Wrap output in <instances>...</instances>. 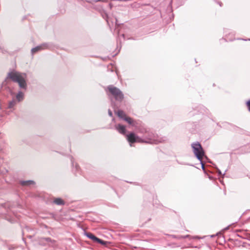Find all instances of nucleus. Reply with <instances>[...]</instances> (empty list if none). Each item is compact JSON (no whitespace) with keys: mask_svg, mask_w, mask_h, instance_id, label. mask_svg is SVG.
<instances>
[{"mask_svg":"<svg viewBox=\"0 0 250 250\" xmlns=\"http://www.w3.org/2000/svg\"><path fill=\"white\" fill-rule=\"evenodd\" d=\"M26 78L25 74L13 71L8 73L6 79H10L14 82L18 83L21 88L25 89L26 88Z\"/></svg>","mask_w":250,"mask_h":250,"instance_id":"1","label":"nucleus"},{"mask_svg":"<svg viewBox=\"0 0 250 250\" xmlns=\"http://www.w3.org/2000/svg\"><path fill=\"white\" fill-rule=\"evenodd\" d=\"M107 89L116 101L121 102L123 100L124 94L119 88L113 85H109L107 87Z\"/></svg>","mask_w":250,"mask_h":250,"instance_id":"2","label":"nucleus"},{"mask_svg":"<svg viewBox=\"0 0 250 250\" xmlns=\"http://www.w3.org/2000/svg\"><path fill=\"white\" fill-rule=\"evenodd\" d=\"M191 147L193 148V152L196 157L198 160L201 161L203 158L205 153L201 144L198 142L193 143L191 145Z\"/></svg>","mask_w":250,"mask_h":250,"instance_id":"3","label":"nucleus"},{"mask_svg":"<svg viewBox=\"0 0 250 250\" xmlns=\"http://www.w3.org/2000/svg\"><path fill=\"white\" fill-rule=\"evenodd\" d=\"M86 236L89 239L92 240L94 242H96L108 247L111 244V242L108 241H104L94 235L92 233L88 232L86 233Z\"/></svg>","mask_w":250,"mask_h":250,"instance_id":"4","label":"nucleus"},{"mask_svg":"<svg viewBox=\"0 0 250 250\" xmlns=\"http://www.w3.org/2000/svg\"><path fill=\"white\" fill-rule=\"evenodd\" d=\"M126 139L130 143H134L135 142H144L138 136H136L134 133H130L126 135Z\"/></svg>","mask_w":250,"mask_h":250,"instance_id":"5","label":"nucleus"},{"mask_svg":"<svg viewBox=\"0 0 250 250\" xmlns=\"http://www.w3.org/2000/svg\"><path fill=\"white\" fill-rule=\"evenodd\" d=\"M115 128L120 133L125 134L126 129L124 125L118 124L115 126Z\"/></svg>","mask_w":250,"mask_h":250,"instance_id":"6","label":"nucleus"},{"mask_svg":"<svg viewBox=\"0 0 250 250\" xmlns=\"http://www.w3.org/2000/svg\"><path fill=\"white\" fill-rule=\"evenodd\" d=\"M45 48V46L44 45H41L37 46L35 48H32V53L37 52L39 51L44 49Z\"/></svg>","mask_w":250,"mask_h":250,"instance_id":"7","label":"nucleus"},{"mask_svg":"<svg viewBox=\"0 0 250 250\" xmlns=\"http://www.w3.org/2000/svg\"><path fill=\"white\" fill-rule=\"evenodd\" d=\"M116 113L119 117L124 120H125V118L127 117L125 112L121 110H118Z\"/></svg>","mask_w":250,"mask_h":250,"instance_id":"8","label":"nucleus"},{"mask_svg":"<svg viewBox=\"0 0 250 250\" xmlns=\"http://www.w3.org/2000/svg\"><path fill=\"white\" fill-rule=\"evenodd\" d=\"M23 93L21 91L19 92V93L16 95V99L18 102H21L23 100Z\"/></svg>","mask_w":250,"mask_h":250,"instance_id":"9","label":"nucleus"},{"mask_svg":"<svg viewBox=\"0 0 250 250\" xmlns=\"http://www.w3.org/2000/svg\"><path fill=\"white\" fill-rule=\"evenodd\" d=\"M124 120L129 125H135V121L133 120V119L127 116L125 118Z\"/></svg>","mask_w":250,"mask_h":250,"instance_id":"10","label":"nucleus"},{"mask_svg":"<svg viewBox=\"0 0 250 250\" xmlns=\"http://www.w3.org/2000/svg\"><path fill=\"white\" fill-rule=\"evenodd\" d=\"M54 203L58 205H64V202L61 198H56L54 200Z\"/></svg>","mask_w":250,"mask_h":250,"instance_id":"11","label":"nucleus"},{"mask_svg":"<svg viewBox=\"0 0 250 250\" xmlns=\"http://www.w3.org/2000/svg\"><path fill=\"white\" fill-rule=\"evenodd\" d=\"M16 104V101L13 100L9 103L8 107L9 108H13Z\"/></svg>","mask_w":250,"mask_h":250,"instance_id":"12","label":"nucleus"},{"mask_svg":"<svg viewBox=\"0 0 250 250\" xmlns=\"http://www.w3.org/2000/svg\"><path fill=\"white\" fill-rule=\"evenodd\" d=\"M31 183V181H22L21 182V184L22 185H26L27 184H30Z\"/></svg>","mask_w":250,"mask_h":250,"instance_id":"13","label":"nucleus"},{"mask_svg":"<svg viewBox=\"0 0 250 250\" xmlns=\"http://www.w3.org/2000/svg\"><path fill=\"white\" fill-rule=\"evenodd\" d=\"M246 105L248 107V108L249 109V110L250 111V100L248 101L247 103H246Z\"/></svg>","mask_w":250,"mask_h":250,"instance_id":"14","label":"nucleus"},{"mask_svg":"<svg viewBox=\"0 0 250 250\" xmlns=\"http://www.w3.org/2000/svg\"><path fill=\"white\" fill-rule=\"evenodd\" d=\"M188 237V235H187V236H183H183H181V238H186V237Z\"/></svg>","mask_w":250,"mask_h":250,"instance_id":"15","label":"nucleus"},{"mask_svg":"<svg viewBox=\"0 0 250 250\" xmlns=\"http://www.w3.org/2000/svg\"><path fill=\"white\" fill-rule=\"evenodd\" d=\"M238 231H239V232H242V230H238Z\"/></svg>","mask_w":250,"mask_h":250,"instance_id":"16","label":"nucleus"},{"mask_svg":"<svg viewBox=\"0 0 250 250\" xmlns=\"http://www.w3.org/2000/svg\"><path fill=\"white\" fill-rule=\"evenodd\" d=\"M32 185H33V184H34V182H33V181H32Z\"/></svg>","mask_w":250,"mask_h":250,"instance_id":"17","label":"nucleus"}]
</instances>
